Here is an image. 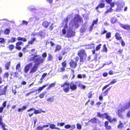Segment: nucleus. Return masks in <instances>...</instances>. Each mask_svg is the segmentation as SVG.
<instances>
[{
  "mask_svg": "<svg viewBox=\"0 0 130 130\" xmlns=\"http://www.w3.org/2000/svg\"><path fill=\"white\" fill-rule=\"evenodd\" d=\"M21 65L20 63H18L16 66V70H19L20 67Z\"/></svg>",
  "mask_w": 130,
  "mask_h": 130,
  "instance_id": "obj_55",
  "label": "nucleus"
},
{
  "mask_svg": "<svg viewBox=\"0 0 130 130\" xmlns=\"http://www.w3.org/2000/svg\"><path fill=\"white\" fill-rule=\"evenodd\" d=\"M61 87L63 88V90L65 93H68L70 89L72 91L76 90L77 88L76 85L73 82L70 83L66 81L61 85Z\"/></svg>",
  "mask_w": 130,
  "mask_h": 130,
  "instance_id": "obj_2",
  "label": "nucleus"
},
{
  "mask_svg": "<svg viewBox=\"0 0 130 130\" xmlns=\"http://www.w3.org/2000/svg\"><path fill=\"white\" fill-rule=\"evenodd\" d=\"M77 54L80 58V62H83L86 61L87 55L84 49H80L78 51Z\"/></svg>",
  "mask_w": 130,
  "mask_h": 130,
  "instance_id": "obj_4",
  "label": "nucleus"
},
{
  "mask_svg": "<svg viewBox=\"0 0 130 130\" xmlns=\"http://www.w3.org/2000/svg\"><path fill=\"white\" fill-rule=\"evenodd\" d=\"M52 56L51 54H48L47 57V60L48 61H49L52 60Z\"/></svg>",
  "mask_w": 130,
  "mask_h": 130,
  "instance_id": "obj_40",
  "label": "nucleus"
},
{
  "mask_svg": "<svg viewBox=\"0 0 130 130\" xmlns=\"http://www.w3.org/2000/svg\"><path fill=\"white\" fill-rule=\"evenodd\" d=\"M46 93V91L41 93L39 95V97L40 99H42L44 98V95Z\"/></svg>",
  "mask_w": 130,
  "mask_h": 130,
  "instance_id": "obj_26",
  "label": "nucleus"
},
{
  "mask_svg": "<svg viewBox=\"0 0 130 130\" xmlns=\"http://www.w3.org/2000/svg\"><path fill=\"white\" fill-rule=\"evenodd\" d=\"M98 20V19H96L95 20H93L91 24L94 26V24H97Z\"/></svg>",
  "mask_w": 130,
  "mask_h": 130,
  "instance_id": "obj_56",
  "label": "nucleus"
},
{
  "mask_svg": "<svg viewBox=\"0 0 130 130\" xmlns=\"http://www.w3.org/2000/svg\"><path fill=\"white\" fill-rule=\"evenodd\" d=\"M49 43H50V45L51 46H54L55 45V44L52 41H50V42H47L46 43V44H49Z\"/></svg>",
  "mask_w": 130,
  "mask_h": 130,
  "instance_id": "obj_58",
  "label": "nucleus"
},
{
  "mask_svg": "<svg viewBox=\"0 0 130 130\" xmlns=\"http://www.w3.org/2000/svg\"><path fill=\"white\" fill-rule=\"evenodd\" d=\"M104 0H101V3H100L96 7L95 9L98 10L99 8H103L105 7V4L104 3Z\"/></svg>",
  "mask_w": 130,
  "mask_h": 130,
  "instance_id": "obj_10",
  "label": "nucleus"
},
{
  "mask_svg": "<svg viewBox=\"0 0 130 130\" xmlns=\"http://www.w3.org/2000/svg\"><path fill=\"white\" fill-rule=\"evenodd\" d=\"M87 45L88 46V49L93 48L94 47V44L91 43L90 44H88Z\"/></svg>",
  "mask_w": 130,
  "mask_h": 130,
  "instance_id": "obj_32",
  "label": "nucleus"
},
{
  "mask_svg": "<svg viewBox=\"0 0 130 130\" xmlns=\"http://www.w3.org/2000/svg\"><path fill=\"white\" fill-rule=\"evenodd\" d=\"M9 76V73L8 72H6L4 74L3 76V78H8Z\"/></svg>",
  "mask_w": 130,
  "mask_h": 130,
  "instance_id": "obj_38",
  "label": "nucleus"
},
{
  "mask_svg": "<svg viewBox=\"0 0 130 130\" xmlns=\"http://www.w3.org/2000/svg\"><path fill=\"white\" fill-rule=\"evenodd\" d=\"M124 29L126 30H130V25H125Z\"/></svg>",
  "mask_w": 130,
  "mask_h": 130,
  "instance_id": "obj_50",
  "label": "nucleus"
},
{
  "mask_svg": "<svg viewBox=\"0 0 130 130\" xmlns=\"http://www.w3.org/2000/svg\"><path fill=\"white\" fill-rule=\"evenodd\" d=\"M68 17H67L66 18H64V20H63V22L65 23V25L67 24V26H68Z\"/></svg>",
  "mask_w": 130,
  "mask_h": 130,
  "instance_id": "obj_46",
  "label": "nucleus"
},
{
  "mask_svg": "<svg viewBox=\"0 0 130 130\" xmlns=\"http://www.w3.org/2000/svg\"><path fill=\"white\" fill-rule=\"evenodd\" d=\"M108 122L107 121H105L104 123V126L106 130H110L111 129V127L110 125H108Z\"/></svg>",
  "mask_w": 130,
  "mask_h": 130,
  "instance_id": "obj_17",
  "label": "nucleus"
},
{
  "mask_svg": "<svg viewBox=\"0 0 130 130\" xmlns=\"http://www.w3.org/2000/svg\"><path fill=\"white\" fill-rule=\"evenodd\" d=\"M56 83H52L47 88V89H49L51 88L54 87L55 86Z\"/></svg>",
  "mask_w": 130,
  "mask_h": 130,
  "instance_id": "obj_30",
  "label": "nucleus"
},
{
  "mask_svg": "<svg viewBox=\"0 0 130 130\" xmlns=\"http://www.w3.org/2000/svg\"><path fill=\"white\" fill-rule=\"evenodd\" d=\"M17 40L20 41L16 43L15 48L17 50H20L21 49V47L20 46L21 45L23 46L24 45V43L22 41H22L23 42H25L27 41V40L25 38H24L19 37L17 38Z\"/></svg>",
  "mask_w": 130,
  "mask_h": 130,
  "instance_id": "obj_5",
  "label": "nucleus"
},
{
  "mask_svg": "<svg viewBox=\"0 0 130 130\" xmlns=\"http://www.w3.org/2000/svg\"><path fill=\"white\" fill-rule=\"evenodd\" d=\"M7 103V101H4L2 104V107H3L4 108L6 107Z\"/></svg>",
  "mask_w": 130,
  "mask_h": 130,
  "instance_id": "obj_63",
  "label": "nucleus"
},
{
  "mask_svg": "<svg viewBox=\"0 0 130 130\" xmlns=\"http://www.w3.org/2000/svg\"><path fill=\"white\" fill-rule=\"evenodd\" d=\"M121 41V44L122 46H124L125 45V43L123 40L122 39L120 40Z\"/></svg>",
  "mask_w": 130,
  "mask_h": 130,
  "instance_id": "obj_61",
  "label": "nucleus"
},
{
  "mask_svg": "<svg viewBox=\"0 0 130 130\" xmlns=\"http://www.w3.org/2000/svg\"><path fill=\"white\" fill-rule=\"evenodd\" d=\"M111 33L110 32H107L106 34V38H109L111 37Z\"/></svg>",
  "mask_w": 130,
  "mask_h": 130,
  "instance_id": "obj_35",
  "label": "nucleus"
},
{
  "mask_svg": "<svg viewBox=\"0 0 130 130\" xmlns=\"http://www.w3.org/2000/svg\"><path fill=\"white\" fill-rule=\"evenodd\" d=\"M115 38L117 40L120 41L122 39V37L121 36V34L119 32H117L115 35Z\"/></svg>",
  "mask_w": 130,
  "mask_h": 130,
  "instance_id": "obj_16",
  "label": "nucleus"
},
{
  "mask_svg": "<svg viewBox=\"0 0 130 130\" xmlns=\"http://www.w3.org/2000/svg\"><path fill=\"white\" fill-rule=\"evenodd\" d=\"M111 88V87H110L106 89L105 91L102 93L101 94H102L103 96H106L107 95Z\"/></svg>",
  "mask_w": 130,
  "mask_h": 130,
  "instance_id": "obj_19",
  "label": "nucleus"
},
{
  "mask_svg": "<svg viewBox=\"0 0 130 130\" xmlns=\"http://www.w3.org/2000/svg\"><path fill=\"white\" fill-rule=\"evenodd\" d=\"M47 75V73H45L43 74L42 76L41 77L40 79L41 80H42Z\"/></svg>",
  "mask_w": 130,
  "mask_h": 130,
  "instance_id": "obj_53",
  "label": "nucleus"
},
{
  "mask_svg": "<svg viewBox=\"0 0 130 130\" xmlns=\"http://www.w3.org/2000/svg\"><path fill=\"white\" fill-rule=\"evenodd\" d=\"M117 79H114L112 81H111L110 83L104 86L102 89V91H103L105 89L107 88L110 85L114 84L115 83L117 82Z\"/></svg>",
  "mask_w": 130,
  "mask_h": 130,
  "instance_id": "obj_11",
  "label": "nucleus"
},
{
  "mask_svg": "<svg viewBox=\"0 0 130 130\" xmlns=\"http://www.w3.org/2000/svg\"><path fill=\"white\" fill-rule=\"evenodd\" d=\"M119 123L117 126L118 128L120 129H122L124 127L123 124L120 121H119Z\"/></svg>",
  "mask_w": 130,
  "mask_h": 130,
  "instance_id": "obj_24",
  "label": "nucleus"
},
{
  "mask_svg": "<svg viewBox=\"0 0 130 130\" xmlns=\"http://www.w3.org/2000/svg\"><path fill=\"white\" fill-rule=\"evenodd\" d=\"M103 51L104 52H107V48L106 47V44H104L103 45Z\"/></svg>",
  "mask_w": 130,
  "mask_h": 130,
  "instance_id": "obj_42",
  "label": "nucleus"
},
{
  "mask_svg": "<svg viewBox=\"0 0 130 130\" xmlns=\"http://www.w3.org/2000/svg\"><path fill=\"white\" fill-rule=\"evenodd\" d=\"M8 48L11 51L14 48V46L13 44H10L9 45Z\"/></svg>",
  "mask_w": 130,
  "mask_h": 130,
  "instance_id": "obj_34",
  "label": "nucleus"
},
{
  "mask_svg": "<svg viewBox=\"0 0 130 130\" xmlns=\"http://www.w3.org/2000/svg\"><path fill=\"white\" fill-rule=\"evenodd\" d=\"M32 65V62H30L26 64L24 68V72L26 73L29 71L30 68H31Z\"/></svg>",
  "mask_w": 130,
  "mask_h": 130,
  "instance_id": "obj_9",
  "label": "nucleus"
},
{
  "mask_svg": "<svg viewBox=\"0 0 130 130\" xmlns=\"http://www.w3.org/2000/svg\"><path fill=\"white\" fill-rule=\"evenodd\" d=\"M74 26L76 28H78L79 26L78 23L82 24L83 23V20L82 18L79 14H77L73 19Z\"/></svg>",
  "mask_w": 130,
  "mask_h": 130,
  "instance_id": "obj_6",
  "label": "nucleus"
},
{
  "mask_svg": "<svg viewBox=\"0 0 130 130\" xmlns=\"http://www.w3.org/2000/svg\"><path fill=\"white\" fill-rule=\"evenodd\" d=\"M10 32L9 30L7 28H6L5 29L4 33L6 34H8Z\"/></svg>",
  "mask_w": 130,
  "mask_h": 130,
  "instance_id": "obj_52",
  "label": "nucleus"
},
{
  "mask_svg": "<svg viewBox=\"0 0 130 130\" xmlns=\"http://www.w3.org/2000/svg\"><path fill=\"white\" fill-rule=\"evenodd\" d=\"M61 65L62 67L66 68L67 67V63L66 62V60H65L61 63Z\"/></svg>",
  "mask_w": 130,
  "mask_h": 130,
  "instance_id": "obj_37",
  "label": "nucleus"
},
{
  "mask_svg": "<svg viewBox=\"0 0 130 130\" xmlns=\"http://www.w3.org/2000/svg\"><path fill=\"white\" fill-rule=\"evenodd\" d=\"M104 115L105 116V115H104V113L103 114H101V113L100 112H98L97 115V116L100 118H101L102 117L103 118H104L105 117H104L103 116Z\"/></svg>",
  "mask_w": 130,
  "mask_h": 130,
  "instance_id": "obj_33",
  "label": "nucleus"
},
{
  "mask_svg": "<svg viewBox=\"0 0 130 130\" xmlns=\"http://www.w3.org/2000/svg\"><path fill=\"white\" fill-rule=\"evenodd\" d=\"M38 56V55H34L33 57L30 58L28 59V60L29 61L31 62L34 60L35 62L34 66L30 71L29 72L30 73H33L36 72L38 69L39 65L43 62L44 59L41 57L35 59Z\"/></svg>",
  "mask_w": 130,
  "mask_h": 130,
  "instance_id": "obj_1",
  "label": "nucleus"
},
{
  "mask_svg": "<svg viewBox=\"0 0 130 130\" xmlns=\"http://www.w3.org/2000/svg\"><path fill=\"white\" fill-rule=\"evenodd\" d=\"M42 57L43 58H42L43 59L44 58H45L47 56V53L46 52H44L42 54Z\"/></svg>",
  "mask_w": 130,
  "mask_h": 130,
  "instance_id": "obj_54",
  "label": "nucleus"
},
{
  "mask_svg": "<svg viewBox=\"0 0 130 130\" xmlns=\"http://www.w3.org/2000/svg\"><path fill=\"white\" fill-rule=\"evenodd\" d=\"M122 106V105L119 106L117 112V115L121 118H122L123 117V115L122 113L124 112L126 110L130 108V99L125 106Z\"/></svg>",
  "mask_w": 130,
  "mask_h": 130,
  "instance_id": "obj_3",
  "label": "nucleus"
},
{
  "mask_svg": "<svg viewBox=\"0 0 130 130\" xmlns=\"http://www.w3.org/2000/svg\"><path fill=\"white\" fill-rule=\"evenodd\" d=\"M74 59L75 61L73 59H71L69 62V66L72 69H75L77 66V62L79 60V58L78 56H76Z\"/></svg>",
  "mask_w": 130,
  "mask_h": 130,
  "instance_id": "obj_7",
  "label": "nucleus"
},
{
  "mask_svg": "<svg viewBox=\"0 0 130 130\" xmlns=\"http://www.w3.org/2000/svg\"><path fill=\"white\" fill-rule=\"evenodd\" d=\"M56 125L54 124H50V127L52 129H58V130H60V129L58 127H55Z\"/></svg>",
  "mask_w": 130,
  "mask_h": 130,
  "instance_id": "obj_25",
  "label": "nucleus"
},
{
  "mask_svg": "<svg viewBox=\"0 0 130 130\" xmlns=\"http://www.w3.org/2000/svg\"><path fill=\"white\" fill-rule=\"evenodd\" d=\"M54 24L53 23H52L51 25L49 27V30L50 31H52L53 30V29L54 28V26H53Z\"/></svg>",
  "mask_w": 130,
  "mask_h": 130,
  "instance_id": "obj_48",
  "label": "nucleus"
},
{
  "mask_svg": "<svg viewBox=\"0 0 130 130\" xmlns=\"http://www.w3.org/2000/svg\"><path fill=\"white\" fill-rule=\"evenodd\" d=\"M61 48V46L60 45L58 44L56 45L55 47V49L54 50L55 52H56L60 51Z\"/></svg>",
  "mask_w": 130,
  "mask_h": 130,
  "instance_id": "obj_23",
  "label": "nucleus"
},
{
  "mask_svg": "<svg viewBox=\"0 0 130 130\" xmlns=\"http://www.w3.org/2000/svg\"><path fill=\"white\" fill-rule=\"evenodd\" d=\"M92 91H91L89 92L88 94V98H91L92 96Z\"/></svg>",
  "mask_w": 130,
  "mask_h": 130,
  "instance_id": "obj_45",
  "label": "nucleus"
},
{
  "mask_svg": "<svg viewBox=\"0 0 130 130\" xmlns=\"http://www.w3.org/2000/svg\"><path fill=\"white\" fill-rule=\"evenodd\" d=\"M32 118L33 120L34 121V125H35L36 123L37 122V118H36V117H32Z\"/></svg>",
  "mask_w": 130,
  "mask_h": 130,
  "instance_id": "obj_59",
  "label": "nucleus"
},
{
  "mask_svg": "<svg viewBox=\"0 0 130 130\" xmlns=\"http://www.w3.org/2000/svg\"><path fill=\"white\" fill-rule=\"evenodd\" d=\"M14 77L17 78H18L19 77V74L18 72H14Z\"/></svg>",
  "mask_w": 130,
  "mask_h": 130,
  "instance_id": "obj_60",
  "label": "nucleus"
},
{
  "mask_svg": "<svg viewBox=\"0 0 130 130\" xmlns=\"http://www.w3.org/2000/svg\"><path fill=\"white\" fill-rule=\"evenodd\" d=\"M34 110V111L33 112L35 114H37L38 113H40V112L38 110L36 109L35 108L33 107H32L28 110H27V112H28L31 111H32Z\"/></svg>",
  "mask_w": 130,
  "mask_h": 130,
  "instance_id": "obj_15",
  "label": "nucleus"
},
{
  "mask_svg": "<svg viewBox=\"0 0 130 130\" xmlns=\"http://www.w3.org/2000/svg\"><path fill=\"white\" fill-rule=\"evenodd\" d=\"M46 100L48 102H52L54 100V97L53 96L52 97H50L47 99Z\"/></svg>",
  "mask_w": 130,
  "mask_h": 130,
  "instance_id": "obj_36",
  "label": "nucleus"
},
{
  "mask_svg": "<svg viewBox=\"0 0 130 130\" xmlns=\"http://www.w3.org/2000/svg\"><path fill=\"white\" fill-rule=\"evenodd\" d=\"M117 21V18L115 17L113 18L111 20V22L113 23H115Z\"/></svg>",
  "mask_w": 130,
  "mask_h": 130,
  "instance_id": "obj_41",
  "label": "nucleus"
},
{
  "mask_svg": "<svg viewBox=\"0 0 130 130\" xmlns=\"http://www.w3.org/2000/svg\"><path fill=\"white\" fill-rule=\"evenodd\" d=\"M43 129L42 126L41 127L40 126H38L36 128L37 130H42Z\"/></svg>",
  "mask_w": 130,
  "mask_h": 130,
  "instance_id": "obj_64",
  "label": "nucleus"
},
{
  "mask_svg": "<svg viewBox=\"0 0 130 130\" xmlns=\"http://www.w3.org/2000/svg\"><path fill=\"white\" fill-rule=\"evenodd\" d=\"M22 51L24 53H25L28 52V51L27 50V47L26 46L24 47L23 48Z\"/></svg>",
  "mask_w": 130,
  "mask_h": 130,
  "instance_id": "obj_43",
  "label": "nucleus"
},
{
  "mask_svg": "<svg viewBox=\"0 0 130 130\" xmlns=\"http://www.w3.org/2000/svg\"><path fill=\"white\" fill-rule=\"evenodd\" d=\"M15 37H11V40H9L8 42L13 43L15 42Z\"/></svg>",
  "mask_w": 130,
  "mask_h": 130,
  "instance_id": "obj_39",
  "label": "nucleus"
},
{
  "mask_svg": "<svg viewBox=\"0 0 130 130\" xmlns=\"http://www.w3.org/2000/svg\"><path fill=\"white\" fill-rule=\"evenodd\" d=\"M11 62L10 61L7 62L5 65V69L7 70L9 69L10 67V66Z\"/></svg>",
  "mask_w": 130,
  "mask_h": 130,
  "instance_id": "obj_18",
  "label": "nucleus"
},
{
  "mask_svg": "<svg viewBox=\"0 0 130 130\" xmlns=\"http://www.w3.org/2000/svg\"><path fill=\"white\" fill-rule=\"evenodd\" d=\"M103 95L101 94L99 96V99L100 101H102L103 100Z\"/></svg>",
  "mask_w": 130,
  "mask_h": 130,
  "instance_id": "obj_62",
  "label": "nucleus"
},
{
  "mask_svg": "<svg viewBox=\"0 0 130 130\" xmlns=\"http://www.w3.org/2000/svg\"><path fill=\"white\" fill-rule=\"evenodd\" d=\"M0 125L1 126V127L3 130H7V129L5 128L6 124L3 123V118L2 116H0Z\"/></svg>",
  "mask_w": 130,
  "mask_h": 130,
  "instance_id": "obj_12",
  "label": "nucleus"
},
{
  "mask_svg": "<svg viewBox=\"0 0 130 130\" xmlns=\"http://www.w3.org/2000/svg\"><path fill=\"white\" fill-rule=\"evenodd\" d=\"M97 119L95 118H94L91 119L89 122L92 123H96L97 122Z\"/></svg>",
  "mask_w": 130,
  "mask_h": 130,
  "instance_id": "obj_31",
  "label": "nucleus"
},
{
  "mask_svg": "<svg viewBox=\"0 0 130 130\" xmlns=\"http://www.w3.org/2000/svg\"><path fill=\"white\" fill-rule=\"evenodd\" d=\"M8 86L6 85L5 86L3 89L0 90V96L2 95H6V92L7 90Z\"/></svg>",
  "mask_w": 130,
  "mask_h": 130,
  "instance_id": "obj_14",
  "label": "nucleus"
},
{
  "mask_svg": "<svg viewBox=\"0 0 130 130\" xmlns=\"http://www.w3.org/2000/svg\"><path fill=\"white\" fill-rule=\"evenodd\" d=\"M75 35V32L72 30V29H69L67 31V35L65 36L66 37L71 38L73 37Z\"/></svg>",
  "mask_w": 130,
  "mask_h": 130,
  "instance_id": "obj_8",
  "label": "nucleus"
},
{
  "mask_svg": "<svg viewBox=\"0 0 130 130\" xmlns=\"http://www.w3.org/2000/svg\"><path fill=\"white\" fill-rule=\"evenodd\" d=\"M126 116L127 118H130V109L127 111L126 114Z\"/></svg>",
  "mask_w": 130,
  "mask_h": 130,
  "instance_id": "obj_49",
  "label": "nucleus"
},
{
  "mask_svg": "<svg viewBox=\"0 0 130 130\" xmlns=\"http://www.w3.org/2000/svg\"><path fill=\"white\" fill-rule=\"evenodd\" d=\"M104 115H105V116L104 118H105L108 120V122L111 123V117L109 115H108L106 113H104Z\"/></svg>",
  "mask_w": 130,
  "mask_h": 130,
  "instance_id": "obj_20",
  "label": "nucleus"
},
{
  "mask_svg": "<svg viewBox=\"0 0 130 130\" xmlns=\"http://www.w3.org/2000/svg\"><path fill=\"white\" fill-rule=\"evenodd\" d=\"M27 107L25 106H23L22 108H18V111L19 112H20L23 110H25L26 109Z\"/></svg>",
  "mask_w": 130,
  "mask_h": 130,
  "instance_id": "obj_28",
  "label": "nucleus"
},
{
  "mask_svg": "<svg viewBox=\"0 0 130 130\" xmlns=\"http://www.w3.org/2000/svg\"><path fill=\"white\" fill-rule=\"evenodd\" d=\"M50 23V22H48L44 20L42 22V25L43 27L46 28L48 27Z\"/></svg>",
  "mask_w": 130,
  "mask_h": 130,
  "instance_id": "obj_13",
  "label": "nucleus"
},
{
  "mask_svg": "<svg viewBox=\"0 0 130 130\" xmlns=\"http://www.w3.org/2000/svg\"><path fill=\"white\" fill-rule=\"evenodd\" d=\"M101 45H102V44H99L96 47V48H95L96 50L98 51L101 48Z\"/></svg>",
  "mask_w": 130,
  "mask_h": 130,
  "instance_id": "obj_51",
  "label": "nucleus"
},
{
  "mask_svg": "<svg viewBox=\"0 0 130 130\" xmlns=\"http://www.w3.org/2000/svg\"><path fill=\"white\" fill-rule=\"evenodd\" d=\"M113 10V9H112V8L111 7H110L108 9L107 11L105 12V13H107L110 12L112 11Z\"/></svg>",
  "mask_w": 130,
  "mask_h": 130,
  "instance_id": "obj_47",
  "label": "nucleus"
},
{
  "mask_svg": "<svg viewBox=\"0 0 130 130\" xmlns=\"http://www.w3.org/2000/svg\"><path fill=\"white\" fill-rule=\"evenodd\" d=\"M5 39L3 38H0V43H3L4 44L5 43Z\"/></svg>",
  "mask_w": 130,
  "mask_h": 130,
  "instance_id": "obj_44",
  "label": "nucleus"
},
{
  "mask_svg": "<svg viewBox=\"0 0 130 130\" xmlns=\"http://www.w3.org/2000/svg\"><path fill=\"white\" fill-rule=\"evenodd\" d=\"M76 126L77 128L79 129H80L82 128L81 125L80 124L77 123Z\"/></svg>",
  "mask_w": 130,
  "mask_h": 130,
  "instance_id": "obj_57",
  "label": "nucleus"
},
{
  "mask_svg": "<svg viewBox=\"0 0 130 130\" xmlns=\"http://www.w3.org/2000/svg\"><path fill=\"white\" fill-rule=\"evenodd\" d=\"M65 68L62 66V67L59 68H58L57 71L58 72H63L65 71Z\"/></svg>",
  "mask_w": 130,
  "mask_h": 130,
  "instance_id": "obj_27",
  "label": "nucleus"
},
{
  "mask_svg": "<svg viewBox=\"0 0 130 130\" xmlns=\"http://www.w3.org/2000/svg\"><path fill=\"white\" fill-rule=\"evenodd\" d=\"M48 85L47 84L41 87H40L37 90H36L35 91H38V93H40L44 88Z\"/></svg>",
  "mask_w": 130,
  "mask_h": 130,
  "instance_id": "obj_21",
  "label": "nucleus"
},
{
  "mask_svg": "<svg viewBox=\"0 0 130 130\" xmlns=\"http://www.w3.org/2000/svg\"><path fill=\"white\" fill-rule=\"evenodd\" d=\"M68 26H67V24H66V25H65L63 28L62 30L61 31L63 35H64L66 34V29L68 28Z\"/></svg>",
  "mask_w": 130,
  "mask_h": 130,
  "instance_id": "obj_22",
  "label": "nucleus"
},
{
  "mask_svg": "<svg viewBox=\"0 0 130 130\" xmlns=\"http://www.w3.org/2000/svg\"><path fill=\"white\" fill-rule=\"evenodd\" d=\"M36 38H31L30 40L28 41V44H32L33 43V42L36 40Z\"/></svg>",
  "mask_w": 130,
  "mask_h": 130,
  "instance_id": "obj_29",
  "label": "nucleus"
}]
</instances>
